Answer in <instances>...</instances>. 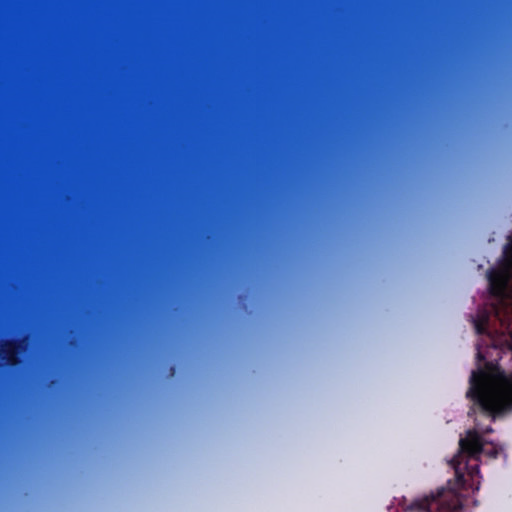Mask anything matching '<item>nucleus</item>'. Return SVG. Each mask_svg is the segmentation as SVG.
I'll return each mask as SVG.
<instances>
[{
    "mask_svg": "<svg viewBox=\"0 0 512 512\" xmlns=\"http://www.w3.org/2000/svg\"><path fill=\"white\" fill-rule=\"evenodd\" d=\"M503 258L504 267L487 272L489 294L498 303L479 307L472 317L476 334L487 336L490 342L485 352L482 344H477L478 361H484L486 354L496 357L485 361L484 369L472 371L466 394L474 406L492 419L512 410V328L501 316L512 272V237L504 248Z\"/></svg>",
    "mask_w": 512,
    "mask_h": 512,
    "instance_id": "nucleus-1",
    "label": "nucleus"
},
{
    "mask_svg": "<svg viewBox=\"0 0 512 512\" xmlns=\"http://www.w3.org/2000/svg\"><path fill=\"white\" fill-rule=\"evenodd\" d=\"M23 351V340H6L0 348V360L9 367H16L21 363L19 354Z\"/></svg>",
    "mask_w": 512,
    "mask_h": 512,
    "instance_id": "nucleus-3",
    "label": "nucleus"
},
{
    "mask_svg": "<svg viewBox=\"0 0 512 512\" xmlns=\"http://www.w3.org/2000/svg\"><path fill=\"white\" fill-rule=\"evenodd\" d=\"M502 452V446L485 440L477 429L467 430L465 437L459 440L458 454L450 460L454 483L449 480L447 487H440L422 498L411 501L403 498L399 505L409 512H460L463 502L459 491L480 488V456L496 459Z\"/></svg>",
    "mask_w": 512,
    "mask_h": 512,
    "instance_id": "nucleus-2",
    "label": "nucleus"
},
{
    "mask_svg": "<svg viewBox=\"0 0 512 512\" xmlns=\"http://www.w3.org/2000/svg\"><path fill=\"white\" fill-rule=\"evenodd\" d=\"M492 432H493V428L491 426H488L485 429H483L482 433H480V434L481 435L482 434H489V433H492Z\"/></svg>",
    "mask_w": 512,
    "mask_h": 512,
    "instance_id": "nucleus-4",
    "label": "nucleus"
},
{
    "mask_svg": "<svg viewBox=\"0 0 512 512\" xmlns=\"http://www.w3.org/2000/svg\"><path fill=\"white\" fill-rule=\"evenodd\" d=\"M175 371V368L174 367H171V373L173 374Z\"/></svg>",
    "mask_w": 512,
    "mask_h": 512,
    "instance_id": "nucleus-6",
    "label": "nucleus"
},
{
    "mask_svg": "<svg viewBox=\"0 0 512 512\" xmlns=\"http://www.w3.org/2000/svg\"><path fill=\"white\" fill-rule=\"evenodd\" d=\"M472 412L474 413V408H471V411H470V412H468V415H471V414H472Z\"/></svg>",
    "mask_w": 512,
    "mask_h": 512,
    "instance_id": "nucleus-5",
    "label": "nucleus"
}]
</instances>
